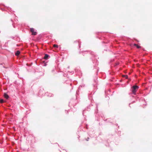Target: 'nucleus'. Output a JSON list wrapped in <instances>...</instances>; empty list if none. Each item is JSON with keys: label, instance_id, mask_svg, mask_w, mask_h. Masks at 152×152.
I'll return each instance as SVG.
<instances>
[{"label": "nucleus", "instance_id": "obj_1", "mask_svg": "<svg viewBox=\"0 0 152 152\" xmlns=\"http://www.w3.org/2000/svg\"><path fill=\"white\" fill-rule=\"evenodd\" d=\"M139 88V87L137 86H134L132 87V92L135 94L136 92Z\"/></svg>", "mask_w": 152, "mask_h": 152}, {"label": "nucleus", "instance_id": "obj_2", "mask_svg": "<svg viewBox=\"0 0 152 152\" xmlns=\"http://www.w3.org/2000/svg\"><path fill=\"white\" fill-rule=\"evenodd\" d=\"M30 31L32 33V35H36L37 34V32L34 31V30L33 28H30Z\"/></svg>", "mask_w": 152, "mask_h": 152}, {"label": "nucleus", "instance_id": "obj_3", "mask_svg": "<svg viewBox=\"0 0 152 152\" xmlns=\"http://www.w3.org/2000/svg\"><path fill=\"white\" fill-rule=\"evenodd\" d=\"M4 97L7 99L9 97V96L6 93L4 94Z\"/></svg>", "mask_w": 152, "mask_h": 152}, {"label": "nucleus", "instance_id": "obj_4", "mask_svg": "<svg viewBox=\"0 0 152 152\" xmlns=\"http://www.w3.org/2000/svg\"><path fill=\"white\" fill-rule=\"evenodd\" d=\"M49 56L47 54H45L44 57V58L45 59H47Z\"/></svg>", "mask_w": 152, "mask_h": 152}, {"label": "nucleus", "instance_id": "obj_5", "mask_svg": "<svg viewBox=\"0 0 152 152\" xmlns=\"http://www.w3.org/2000/svg\"><path fill=\"white\" fill-rule=\"evenodd\" d=\"M20 53V52L19 51H17L15 53V55L16 56H18Z\"/></svg>", "mask_w": 152, "mask_h": 152}, {"label": "nucleus", "instance_id": "obj_6", "mask_svg": "<svg viewBox=\"0 0 152 152\" xmlns=\"http://www.w3.org/2000/svg\"><path fill=\"white\" fill-rule=\"evenodd\" d=\"M134 45L136 46L137 48H141L140 46L135 44H134Z\"/></svg>", "mask_w": 152, "mask_h": 152}, {"label": "nucleus", "instance_id": "obj_7", "mask_svg": "<svg viewBox=\"0 0 152 152\" xmlns=\"http://www.w3.org/2000/svg\"><path fill=\"white\" fill-rule=\"evenodd\" d=\"M123 77H124L126 78V79H128V76L127 75H123Z\"/></svg>", "mask_w": 152, "mask_h": 152}, {"label": "nucleus", "instance_id": "obj_8", "mask_svg": "<svg viewBox=\"0 0 152 152\" xmlns=\"http://www.w3.org/2000/svg\"><path fill=\"white\" fill-rule=\"evenodd\" d=\"M53 47L54 48H58V46L57 45L54 44L53 45Z\"/></svg>", "mask_w": 152, "mask_h": 152}, {"label": "nucleus", "instance_id": "obj_9", "mask_svg": "<svg viewBox=\"0 0 152 152\" xmlns=\"http://www.w3.org/2000/svg\"><path fill=\"white\" fill-rule=\"evenodd\" d=\"M4 102V100L3 99H1L0 100V102L1 103H3Z\"/></svg>", "mask_w": 152, "mask_h": 152}, {"label": "nucleus", "instance_id": "obj_10", "mask_svg": "<svg viewBox=\"0 0 152 152\" xmlns=\"http://www.w3.org/2000/svg\"><path fill=\"white\" fill-rule=\"evenodd\" d=\"M89 139V138H87V139H86V140L87 141H88V139Z\"/></svg>", "mask_w": 152, "mask_h": 152}]
</instances>
